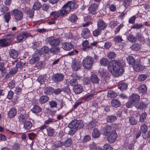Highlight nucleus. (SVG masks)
Wrapping results in <instances>:
<instances>
[{
    "label": "nucleus",
    "mask_w": 150,
    "mask_h": 150,
    "mask_svg": "<svg viewBox=\"0 0 150 150\" xmlns=\"http://www.w3.org/2000/svg\"><path fill=\"white\" fill-rule=\"evenodd\" d=\"M100 63L103 66H105L108 64V69L114 76L118 77L123 73V66L118 61L112 60L109 62L107 59L103 58L100 60Z\"/></svg>",
    "instance_id": "nucleus-1"
},
{
    "label": "nucleus",
    "mask_w": 150,
    "mask_h": 150,
    "mask_svg": "<svg viewBox=\"0 0 150 150\" xmlns=\"http://www.w3.org/2000/svg\"><path fill=\"white\" fill-rule=\"evenodd\" d=\"M77 5L75 2L71 1H68L62 6V9L60 10L61 16H64L69 13L71 9L75 8Z\"/></svg>",
    "instance_id": "nucleus-2"
},
{
    "label": "nucleus",
    "mask_w": 150,
    "mask_h": 150,
    "mask_svg": "<svg viewBox=\"0 0 150 150\" xmlns=\"http://www.w3.org/2000/svg\"><path fill=\"white\" fill-rule=\"evenodd\" d=\"M94 62V59L92 57L88 56L83 59L82 64L85 69H90L92 68Z\"/></svg>",
    "instance_id": "nucleus-3"
},
{
    "label": "nucleus",
    "mask_w": 150,
    "mask_h": 150,
    "mask_svg": "<svg viewBox=\"0 0 150 150\" xmlns=\"http://www.w3.org/2000/svg\"><path fill=\"white\" fill-rule=\"evenodd\" d=\"M84 127V124L80 120L74 119L71 121L69 124L68 127L71 129H74L76 130L81 129Z\"/></svg>",
    "instance_id": "nucleus-4"
},
{
    "label": "nucleus",
    "mask_w": 150,
    "mask_h": 150,
    "mask_svg": "<svg viewBox=\"0 0 150 150\" xmlns=\"http://www.w3.org/2000/svg\"><path fill=\"white\" fill-rule=\"evenodd\" d=\"M12 15L14 16L15 19L17 21H21L23 16V12L18 9H15L11 12Z\"/></svg>",
    "instance_id": "nucleus-5"
},
{
    "label": "nucleus",
    "mask_w": 150,
    "mask_h": 150,
    "mask_svg": "<svg viewBox=\"0 0 150 150\" xmlns=\"http://www.w3.org/2000/svg\"><path fill=\"white\" fill-rule=\"evenodd\" d=\"M64 76L62 74L57 73L54 74L52 77V80L55 83H58L62 81Z\"/></svg>",
    "instance_id": "nucleus-6"
},
{
    "label": "nucleus",
    "mask_w": 150,
    "mask_h": 150,
    "mask_svg": "<svg viewBox=\"0 0 150 150\" xmlns=\"http://www.w3.org/2000/svg\"><path fill=\"white\" fill-rule=\"evenodd\" d=\"M71 66L73 70L77 71L80 69L81 64L78 59H75L72 61Z\"/></svg>",
    "instance_id": "nucleus-7"
},
{
    "label": "nucleus",
    "mask_w": 150,
    "mask_h": 150,
    "mask_svg": "<svg viewBox=\"0 0 150 150\" xmlns=\"http://www.w3.org/2000/svg\"><path fill=\"white\" fill-rule=\"evenodd\" d=\"M46 40L48 42L50 45L53 46H57L59 45L60 43V40L59 38H54L53 37L47 38Z\"/></svg>",
    "instance_id": "nucleus-8"
},
{
    "label": "nucleus",
    "mask_w": 150,
    "mask_h": 150,
    "mask_svg": "<svg viewBox=\"0 0 150 150\" xmlns=\"http://www.w3.org/2000/svg\"><path fill=\"white\" fill-rule=\"evenodd\" d=\"M107 140L109 143H112L114 142L117 140V134L115 131H111V133L107 135Z\"/></svg>",
    "instance_id": "nucleus-9"
},
{
    "label": "nucleus",
    "mask_w": 150,
    "mask_h": 150,
    "mask_svg": "<svg viewBox=\"0 0 150 150\" xmlns=\"http://www.w3.org/2000/svg\"><path fill=\"white\" fill-rule=\"evenodd\" d=\"M91 35L90 30L87 28H83L81 33L82 38L86 39L88 38Z\"/></svg>",
    "instance_id": "nucleus-10"
},
{
    "label": "nucleus",
    "mask_w": 150,
    "mask_h": 150,
    "mask_svg": "<svg viewBox=\"0 0 150 150\" xmlns=\"http://www.w3.org/2000/svg\"><path fill=\"white\" fill-rule=\"evenodd\" d=\"M24 123L23 128L27 131H30L33 129V125L32 122L29 121H25Z\"/></svg>",
    "instance_id": "nucleus-11"
},
{
    "label": "nucleus",
    "mask_w": 150,
    "mask_h": 150,
    "mask_svg": "<svg viewBox=\"0 0 150 150\" xmlns=\"http://www.w3.org/2000/svg\"><path fill=\"white\" fill-rule=\"evenodd\" d=\"M98 5L96 3H94L91 5L88 9L89 13L94 15L96 13V11Z\"/></svg>",
    "instance_id": "nucleus-12"
},
{
    "label": "nucleus",
    "mask_w": 150,
    "mask_h": 150,
    "mask_svg": "<svg viewBox=\"0 0 150 150\" xmlns=\"http://www.w3.org/2000/svg\"><path fill=\"white\" fill-rule=\"evenodd\" d=\"M107 25V24L101 19H99L97 22L98 28L101 30H104Z\"/></svg>",
    "instance_id": "nucleus-13"
},
{
    "label": "nucleus",
    "mask_w": 150,
    "mask_h": 150,
    "mask_svg": "<svg viewBox=\"0 0 150 150\" xmlns=\"http://www.w3.org/2000/svg\"><path fill=\"white\" fill-rule=\"evenodd\" d=\"M140 96L136 94H133L130 96V100L134 103V105H136L140 100Z\"/></svg>",
    "instance_id": "nucleus-14"
},
{
    "label": "nucleus",
    "mask_w": 150,
    "mask_h": 150,
    "mask_svg": "<svg viewBox=\"0 0 150 150\" xmlns=\"http://www.w3.org/2000/svg\"><path fill=\"white\" fill-rule=\"evenodd\" d=\"M73 90L75 93L79 94L83 92V88L81 85L77 84L74 86Z\"/></svg>",
    "instance_id": "nucleus-15"
},
{
    "label": "nucleus",
    "mask_w": 150,
    "mask_h": 150,
    "mask_svg": "<svg viewBox=\"0 0 150 150\" xmlns=\"http://www.w3.org/2000/svg\"><path fill=\"white\" fill-rule=\"evenodd\" d=\"M73 45L70 42H64L62 44V48L66 51H69L73 49Z\"/></svg>",
    "instance_id": "nucleus-16"
},
{
    "label": "nucleus",
    "mask_w": 150,
    "mask_h": 150,
    "mask_svg": "<svg viewBox=\"0 0 150 150\" xmlns=\"http://www.w3.org/2000/svg\"><path fill=\"white\" fill-rule=\"evenodd\" d=\"M28 118V115L25 112H23L20 114L18 117L19 121L22 123H23L25 122Z\"/></svg>",
    "instance_id": "nucleus-17"
},
{
    "label": "nucleus",
    "mask_w": 150,
    "mask_h": 150,
    "mask_svg": "<svg viewBox=\"0 0 150 150\" xmlns=\"http://www.w3.org/2000/svg\"><path fill=\"white\" fill-rule=\"evenodd\" d=\"M40 60L39 54L35 53L33 55L32 57L30 60V63L31 64H35Z\"/></svg>",
    "instance_id": "nucleus-18"
},
{
    "label": "nucleus",
    "mask_w": 150,
    "mask_h": 150,
    "mask_svg": "<svg viewBox=\"0 0 150 150\" xmlns=\"http://www.w3.org/2000/svg\"><path fill=\"white\" fill-rule=\"evenodd\" d=\"M9 54L11 58L16 59L18 56V52L14 49H12L10 50Z\"/></svg>",
    "instance_id": "nucleus-19"
},
{
    "label": "nucleus",
    "mask_w": 150,
    "mask_h": 150,
    "mask_svg": "<svg viewBox=\"0 0 150 150\" xmlns=\"http://www.w3.org/2000/svg\"><path fill=\"white\" fill-rule=\"evenodd\" d=\"M17 110L15 108H12L8 112L7 115L9 118H13L16 115Z\"/></svg>",
    "instance_id": "nucleus-20"
},
{
    "label": "nucleus",
    "mask_w": 150,
    "mask_h": 150,
    "mask_svg": "<svg viewBox=\"0 0 150 150\" xmlns=\"http://www.w3.org/2000/svg\"><path fill=\"white\" fill-rule=\"evenodd\" d=\"M145 68V66L142 65L141 64H134L133 66V68L134 70L137 72L142 71Z\"/></svg>",
    "instance_id": "nucleus-21"
},
{
    "label": "nucleus",
    "mask_w": 150,
    "mask_h": 150,
    "mask_svg": "<svg viewBox=\"0 0 150 150\" xmlns=\"http://www.w3.org/2000/svg\"><path fill=\"white\" fill-rule=\"evenodd\" d=\"M138 92L142 94H146L147 91V88L145 85L143 84L140 86L138 88Z\"/></svg>",
    "instance_id": "nucleus-22"
},
{
    "label": "nucleus",
    "mask_w": 150,
    "mask_h": 150,
    "mask_svg": "<svg viewBox=\"0 0 150 150\" xmlns=\"http://www.w3.org/2000/svg\"><path fill=\"white\" fill-rule=\"evenodd\" d=\"M49 97L46 95H43L41 96L39 100V103L41 104H45L49 100Z\"/></svg>",
    "instance_id": "nucleus-23"
},
{
    "label": "nucleus",
    "mask_w": 150,
    "mask_h": 150,
    "mask_svg": "<svg viewBox=\"0 0 150 150\" xmlns=\"http://www.w3.org/2000/svg\"><path fill=\"white\" fill-rule=\"evenodd\" d=\"M111 127L109 125L105 126L103 128V134L106 136L111 133Z\"/></svg>",
    "instance_id": "nucleus-24"
},
{
    "label": "nucleus",
    "mask_w": 150,
    "mask_h": 150,
    "mask_svg": "<svg viewBox=\"0 0 150 150\" xmlns=\"http://www.w3.org/2000/svg\"><path fill=\"white\" fill-rule=\"evenodd\" d=\"M54 91V88L52 87H47L45 89L44 93L47 95H51L53 94Z\"/></svg>",
    "instance_id": "nucleus-25"
},
{
    "label": "nucleus",
    "mask_w": 150,
    "mask_h": 150,
    "mask_svg": "<svg viewBox=\"0 0 150 150\" xmlns=\"http://www.w3.org/2000/svg\"><path fill=\"white\" fill-rule=\"evenodd\" d=\"M126 59L128 63L130 65L133 66L135 63V59L132 56H128L126 58Z\"/></svg>",
    "instance_id": "nucleus-26"
},
{
    "label": "nucleus",
    "mask_w": 150,
    "mask_h": 150,
    "mask_svg": "<svg viewBox=\"0 0 150 150\" xmlns=\"http://www.w3.org/2000/svg\"><path fill=\"white\" fill-rule=\"evenodd\" d=\"M50 50L49 47L47 46H45L42 47L39 52V54L44 55L47 54Z\"/></svg>",
    "instance_id": "nucleus-27"
},
{
    "label": "nucleus",
    "mask_w": 150,
    "mask_h": 150,
    "mask_svg": "<svg viewBox=\"0 0 150 150\" xmlns=\"http://www.w3.org/2000/svg\"><path fill=\"white\" fill-rule=\"evenodd\" d=\"M10 45V42H8L6 39L0 40V46L5 47Z\"/></svg>",
    "instance_id": "nucleus-28"
},
{
    "label": "nucleus",
    "mask_w": 150,
    "mask_h": 150,
    "mask_svg": "<svg viewBox=\"0 0 150 150\" xmlns=\"http://www.w3.org/2000/svg\"><path fill=\"white\" fill-rule=\"evenodd\" d=\"M14 36L15 34L13 33L8 34L6 36V39L8 42H10V44L12 43V41L14 39Z\"/></svg>",
    "instance_id": "nucleus-29"
},
{
    "label": "nucleus",
    "mask_w": 150,
    "mask_h": 150,
    "mask_svg": "<svg viewBox=\"0 0 150 150\" xmlns=\"http://www.w3.org/2000/svg\"><path fill=\"white\" fill-rule=\"evenodd\" d=\"M90 80L93 83H98L99 81L98 78L94 74H92L91 76Z\"/></svg>",
    "instance_id": "nucleus-30"
},
{
    "label": "nucleus",
    "mask_w": 150,
    "mask_h": 150,
    "mask_svg": "<svg viewBox=\"0 0 150 150\" xmlns=\"http://www.w3.org/2000/svg\"><path fill=\"white\" fill-rule=\"evenodd\" d=\"M78 19L77 16L74 14H71L69 18V20L72 23L76 22Z\"/></svg>",
    "instance_id": "nucleus-31"
},
{
    "label": "nucleus",
    "mask_w": 150,
    "mask_h": 150,
    "mask_svg": "<svg viewBox=\"0 0 150 150\" xmlns=\"http://www.w3.org/2000/svg\"><path fill=\"white\" fill-rule=\"evenodd\" d=\"M25 33V32H22L17 36V40L20 42H23L25 40V38L24 34Z\"/></svg>",
    "instance_id": "nucleus-32"
},
{
    "label": "nucleus",
    "mask_w": 150,
    "mask_h": 150,
    "mask_svg": "<svg viewBox=\"0 0 150 150\" xmlns=\"http://www.w3.org/2000/svg\"><path fill=\"white\" fill-rule=\"evenodd\" d=\"M42 108L39 106L37 105H34L33 108L31 109V111L34 113H38L41 111Z\"/></svg>",
    "instance_id": "nucleus-33"
},
{
    "label": "nucleus",
    "mask_w": 150,
    "mask_h": 150,
    "mask_svg": "<svg viewBox=\"0 0 150 150\" xmlns=\"http://www.w3.org/2000/svg\"><path fill=\"white\" fill-rule=\"evenodd\" d=\"M131 48L132 50L137 51L141 49V45L135 43L133 44Z\"/></svg>",
    "instance_id": "nucleus-34"
},
{
    "label": "nucleus",
    "mask_w": 150,
    "mask_h": 150,
    "mask_svg": "<svg viewBox=\"0 0 150 150\" xmlns=\"http://www.w3.org/2000/svg\"><path fill=\"white\" fill-rule=\"evenodd\" d=\"M111 103L112 106L115 108L118 107L121 104L120 102L116 99H113L112 100Z\"/></svg>",
    "instance_id": "nucleus-35"
},
{
    "label": "nucleus",
    "mask_w": 150,
    "mask_h": 150,
    "mask_svg": "<svg viewBox=\"0 0 150 150\" xmlns=\"http://www.w3.org/2000/svg\"><path fill=\"white\" fill-rule=\"evenodd\" d=\"M47 134L49 136L52 137L54 134L55 130L50 127H48L46 128Z\"/></svg>",
    "instance_id": "nucleus-36"
},
{
    "label": "nucleus",
    "mask_w": 150,
    "mask_h": 150,
    "mask_svg": "<svg viewBox=\"0 0 150 150\" xmlns=\"http://www.w3.org/2000/svg\"><path fill=\"white\" fill-rule=\"evenodd\" d=\"M58 11H53L51 12L50 13V16L52 18L54 19H56L58 18L61 15V13Z\"/></svg>",
    "instance_id": "nucleus-37"
},
{
    "label": "nucleus",
    "mask_w": 150,
    "mask_h": 150,
    "mask_svg": "<svg viewBox=\"0 0 150 150\" xmlns=\"http://www.w3.org/2000/svg\"><path fill=\"white\" fill-rule=\"evenodd\" d=\"M50 51L53 54H57L59 52L60 48L59 47H52L50 49Z\"/></svg>",
    "instance_id": "nucleus-38"
},
{
    "label": "nucleus",
    "mask_w": 150,
    "mask_h": 150,
    "mask_svg": "<svg viewBox=\"0 0 150 150\" xmlns=\"http://www.w3.org/2000/svg\"><path fill=\"white\" fill-rule=\"evenodd\" d=\"M11 12H9L6 13L4 15V18L5 22L8 23L11 19Z\"/></svg>",
    "instance_id": "nucleus-39"
},
{
    "label": "nucleus",
    "mask_w": 150,
    "mask_h": 150,
    "mask_svg": "<svg viewBox=\"0 0 150 150\" xmlns=\"http://www.w3.org/2000/svg\"><path fill=\"white\" fill-rule=\"evenodd\" d=\"M95 95V94L93 93H88L84 97V99L85 100L88 101L93 99Z\"/></svg>",
    "instance_id": "nucleus-40"
},
{
    "label": "nucleus",
    "mask_w": 150,
    "mask_h": 150,
    "mask_svg": "<svg viewBox=\"0 0 150 150\" xmlns=\"http://www.w3.org/2000/svg\"><path fill=\"white\" fill-rule=\"evenodd\" d=\"M8 7L4 5L0 8V11L1 13V15H4L8 11Z\"/></svg>",
    "instance_id": "nucleus-41"
},
{
    "label": "nucleus",
    "mask_w": 150,
    "mask_h": 150,
    "mask_svg": "<svg viewBox=\"0 0 150 150\" xmlns=\"http://www.w3.org/2000/svg\"><path fill=\"white\" fill-rule=\"evenodd\" d=\"M72 142V139L71 138H68L64 142L63 145L66 147H69L71 145Z\"/></svg>",
    "instance_id": "nucleus-42"
},
{
    "label": "nucleus",
    "mask_w": 150,
    "mask_h": 150,
    "mask_svg": "<svg viewBox=\"0 0 150 150\" xmlns=\"http://www.w3.org/2000/svg\"><path fill=\"white\" fill-rule=\"evenodd\" d=\"M117 95V93L112 91H110L108 92L107 93V97L108 98H115Z\"/></svg>",
    "instance_id": "nucleus-43"
},
{
    "label": "nucleus",
    "mask_w": 150,
    "mask_h": 150,
    "mask_svg": "<svg viewBox=\"0 0 150 150\" xmlns=\"http://www.w3.org/2000/svg\"><path fill=\"white\" fill-rule=\"evenodd\" d=\"M127 39L128 41L132 43L135 42L137 40V38L132 35H128L127 37Z\"/></svg>",
    "instance_id": "nucleus-44"
},
{
    "label": "nucleus",
    "mask_w": 150,
    "mask_h": 150,
    "mask_svg": "<svg viewBox=\"0 0 150 150\" xmlns=\"http://www.w3.org/2000/svg\"><path fill=\"white\" fill-rule=\"evenodd\" d=\"M127 84L124 83H120L118 86V88L121 91L126 90L127 88Z\"/></svg>",
    "instance_id": "nucleus-45"
},
{
    "label": "nucleus",
    "mask_w": 150,
    "mask_h": 150,
    "mask_svg": "<svg viewBox=\"0 0 150 150\" xmlns=\"http://www.w3.org/2000/svg\"><path fill=\"white\" fill-rule=\"evenodd\" d=\"M42 4L41 3L39 2L38 1L36 2L34 4L33 8L34 10H38L41 7Z\"/></svg>",
    "instance_id": "nucleus-46"
},
{
    "label": "nucleus",
    "mask_w": 150,
    "mask_h": 150,
    "mask_svg": "<svg viewBox=\"0 0 150 150\" xmlns=\"http://www.w3.org/2000/svg\"><path fill=\"white\" fill-rule=\"evenodd\" d=\"M116 120L117 117L115 116H109L108 117L106 118V120L108 122H112Z\"/></svg>",
    "instance_id": "nucleus-47"
},
{
    "label": "nucleus",
    "mask_w": 150,
    "mask_h": 150,
    "mask_svg": "<svg viewBox=\"0 0 150 150\" xmlns=\"http://www.w3.org/2000/svg\"><path fill=\"white\" fill-rule=\"evenodd\" d=\"M46 80L45 76L44 75H41L38 78L37 81L41 84H43Z\"/></svg>",
    "instance_id": "nucleus-48"
},
{
    "label": "nucleus",
    "mask_w": 150,
    "mask_h": 150,
    "mask_svg": "<svg viewBox=\"0 0 150 150\" xmlns=\"http://www.w3.org/2000/svg\"><path fill=\"white\" fill-rule=\"evenodd\" d=\"M100 134V132L98 129H93L92 133L93 137L95 138L98 137L99 136Z\"/></svg>",
    "instance_id": "nucleus-49"
},
{
    "label": "nucleus",
    "mask_w": 150,
    "mask_h": 150,
    "mask_svg": "<svg viewBox=\"0 0 150 150\" xmlns=\"http://www.w3.org/2000/svg\"><path fill=\"white\" fill-rule=\"evenodd\" d=\"M129 122L130 125H134L137 124V121L134 117H130L129 118Z\"/></svg>",
    "instance_id": "nucleus-50"
},
{
    "label": "nucleus",
    "mask_w": 150,
    "mask_h": 150,
    "mask_svg": "<svg viewBox=\"0 0 150 150\" xmlns=\"http://www.w3.org/2000/svg\"><path fill=\"white\" fill-rule=\"evenodd\" d=\"M113 40L115 42L120 43L123 41V40L121 36L117 35L114 38Z\"/></svg>",
    "instance_id": "nucleus-51"
},
{
    "label": "nucleus",
    "mask_w": 150,
    "mask_h": 150,
    "mask_svg": "<svg viewBox=\"0 0 150 150\" xmlns=\"http://www.w3.org/2000/svg\"><path fill=\"white\" fill-rule=\"evenodd\" d=\"M147 77V76L146 74H141L138 76V79L139 81L142 82L145 80Z\"/></svg>",
    "instance_id": "nucleus-52"
},
{
    "label": "nucleus",
    "mask_w": 150,
    "mask_h": 150,
    "mask_svg": "<svg viewBox=\"0 0 150 150\" xmlns=\"http://www.w3.org/2000/svg\"><path fill=\"white\" fill-rule=\"evenodd\" d=\"M147 116L146 113L145 112L142 113L139 117V122H143L145 120Z\"/></svg>",
    "instance_id": "nucleus-53"
},
{
    "label": "nucleus",
    "mask_w": 150,
    "mask_h": 150,
    "mask_svg": "<svg viewBox=\"0 0 150 150\" xmlns=\"http://www.w3.org/2000/svg\"><path fill=\"white\" fill-rule=\"evenodd\" d=\"M117 54L113 52H110L107 55L108 57L110 59H112L115 57Z\"/></svg>",
    "instance_id": "nucleus-54"
},
{
    "label": "nucleus",
    "mask_w": 150,
    "mask_h": 150,
    "mask_svg": "<svg viewBox=\"0 0 150 150\" xmlns=\"http://www.w3.org/2000/svg\"><path fill=\"white\" fill-rule=\"evenodd\" d=\"M93 50V47H91L90 44L82 48V50L83 51L86 52H89L90 50Z\"/></svg>",
    "instance_id": "nucleus-55"
},
{
    "label": "nucleus",
    "mask_w": 150,
    "mask_h": 150,
    "mask_svg": "<svg viewBox=\"0 0 150 150\" xmlns=\"http://www.w3.org/2000/svg\"><path fill=\"white\" fill-rule=\"evenodd\" d=\"M101 30L98 28L93 32V35L94 36L97 37L100 35L101 33Z\"/></svg>",
    "instance_id": "nucleus-56"
},
{
    "label": "nucleus",
    "mask_w": 150,
    "mask_h": 150,
    "mask_svg": "<svg viewBox=\"0 0 150 150\" xmlns=\"http://www.w3.org/2000/svg\"><path fill=\"white\" fill-rule=\"evenodd\" d=\"M132 3L131 0H125L123 5L125 8H127L129 6L131 5Z\"/></svg>",
    "instance_id": "nucleus-57"
},
{
    "label": "nucleus",
    "mask_w": 150,
    "mask_h": 150,
    "mask_svg": "<svg viewBox=\"0 0 150 150\" xmlns=\"http://www.w3.org/2000/svg\"><path fill=\"white\" fill-rule=\"evenodd\" d=\"M147 129V126L145 124H142L140 128V130L142 133L145 134Z\"/></svg>",
    "instance_id": "nucleus-58"
},
{
    "label": "nucleus",
    "mask_w": 150,
    "mask_h": 150,
    "mask_svg": "<svg viewBox=\"0 0 150 150\" xmlns=\"http://www.w3.org/2000/svg\"><path fill=\"white\" fill-rule=\"evenodd\" d=\"M143 26V25L142 24L140 23H136L132 26L131 27V28L136 29H138L142 28Z\"/></svg>",
    "instance_id": "nucleus-59"
},
{
    "label": "nucleus",
    "mask_w": 150,
    "mask_h": 150,
    "mask_svg": "<svg viewBox=\"0 0 150 150\" xmlns=\"http://www.w3.org/2000/svg\"><path fill=\"white\" fill-rule=\"evenodd\" d=\"M29 139L30 140H33L37 136V134L33 132H31L28 134Z\"/></svg>",
    "instance_id": "nucleus-60"
},
{
    "label": "nucleus",
    "mask_w": 150,
    "mask_h": 150,
    "mask_svg": "<svg viewBox=\"0 0 150 150\" xmlns=\"http://www.w3.org/2000/svg\"><path fill=\"white\" fill-rule=\"evenodd\" d=\"M136 37L137 39L140 41H143L144 40V37L140 33H137L136 34Z\"/></svg>",
    "instance_id": "nucleus-61"
},
{
    "label": "nucleus",
    "mask_w": 150,
    "mask_h": 150,
    "mask_svg": "<svg viewBox=\"0 0 150 150\" xmlns=\"http://www.w3.org/2000/svg\"><path fill=\"white\" fill-rule=\"evenodd\" d=\"M6 68L4 67V64L3 62H0V71L2 73H4L5 70Z\"/></svg>",
    "instance_id": "nucleus-62"
},
{
    "label": "nucleus",
    "mask_w": 150,
    "mask_h": 150,
    "mask_svg": "<svg viewBox=\"0 0 150 150\" xmlns=\"http://www.w3.org/2000/svg\"><path fill=\"white\" fill-rule=\"evenodd\" d=\"M8 86L10 89L13 88L15 86V81H12L9 83Z\"/></svg>",
    "instance_id": "nucleus-63"
},
{
    "label": "nucleus",
    "mask_w": 150,
    "mask_h": 150,
    "mask_svg": "<svg viewBox=\"0 0 150 150\" xmlns=\"http://www.w3.org/2000/svg\"><path fill=\"white\" fill-rule=\"evenodd\" d=\"M104 150H113L112 147L108 144H105L103 146Z\"/></svg>",
    "instance_id": "nucleus-64"
}]
</instances>
